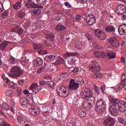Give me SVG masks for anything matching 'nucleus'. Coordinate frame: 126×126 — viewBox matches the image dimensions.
I'll return each mask as SVG.
<instances>
[{
    "label": "nucleus",
    "mask_w": 126,
    "mask_h": 126,
    "mask_svg": "<svg viewBox=\"0 0 126 126\" xmlns=\"http://www.w3.org/2000/svg\"><path fill=\"white\" fill-rule=\"evenodd\" d=\"M108 99L112 104H114L113 105H111L109 108L110 114H111L112 116H118L119 111L117 109V105H117V103H118L119 99L116 98V97L112 95H110L108 97Z\"/></svg>",
    "instance_id": "f257e3e1"
},
{
    "label": "nucleus",
    "mask_w": 126,
    "mask_h": 126,
    "mask_svg": "<svg viewBox=\"0 0 126 126\" xmlns=\"http://www.w3.org/2000/svg\"><path fill=\"white\" fill-rule=\"evenodd\" d=\"M91 90L90 89L86 88L84 92H81V95L82 98H84L85 100L83 102V108L85 109H90V106H91V102L86 101V100H89V95L91 93Z\"/></svg>",
    "instance_id": "f03ea898"
},
{
    "label": "nucleus",
    "mask_w": 126,
    "mask_h": 126,
    "mask_svg": "<svg viewBox=\"0 0 126 126\" xmlns=\"http://www.w3.org/2000/svg\"><path fill=\"white\" fill-rule=\"evenodd\" d=\"M10 72L11 73L8 74L9 77H11V78H17L22 74L23 71L21 69V67L14 65L10 69Z\"/></svg>",
    "instance_id": "7ed1b4c3"
},
{
    "label": "nucleus",
    "mask_w": 126,
    "mask_h": 126,
    "mask_svg": "<svg viewBox=\"0 0 126 126\" xmlns=\"http://www.w3.org/2000/svg\"><path fill=\"white\" fill-rule=\"evenodd\" d=\"M21 109L22 110H27L29 105L32 106L33 105V99H27L26 97H22L20 99Z\"/></svg>",
    "instance_id": "20e7f679"
},
{
    "label": "nucleus",
    "mask_w": 126,
    "mask_h": 126,
    "mask_svg": "<svg viewBox=\"0 0 126 126\" xmlns=\"http://www.w3.org/2000/svg\"><path fill=\"white\" fill-rule=\"evenodd\" d=\"M106 109V102L102 99H99L96 101L95 105V110L103 112Z\"/></svg>",
    "instance_id": "39448f33"
},
{
    "label": "nucleus",
    "mask_w": 126,
    "mask_h": 126,
    "mask_svg": "<svg viewBox=\"0 0 126 126\" xmlns=\"http://www.w3.org/2000/svg\"><path fill=\"white\" fill-rule=\"evenodd\" d=\"M34 50H38V52L39 55H47L48 52L45 50H43L44 46L42 44H37L35 43L33 45Z\"/></svg>",
    "instance_id": "423d86ee"
},
{
    "label": "nucleus",
    "mask_w": 126,
    "mask_h": 126,
    "mask_svg": "<svg viewBox=\"0 0 126 126\" xmlns=\"http://www.w3.org/2000/svg\"><path fill=\"white\" fill-rule=\"evenodd\" d=\"M86 17V21L89 25L92 26V25H94L96 23V19L94 15L87 13Z\"/></svg>",
    "instance_id": "0eeeda50"
},
{
    "label": "nucleus",
    "mask_w": 126,
    "mask_h": 126,
    "mask_svg": "<svg viewBox=\"0 0 126 126\" xmlns=\"http://www.w3.org/2000/svg\"><path fill=\"white\" fill-rule=\"evenodd\" d=\"M89 67L92 71H100V65L99 63L93 61L89 65Z\"/></svg>",
    "instance_id": "6e6552de"
},
{
    "label": "nucleus",
    "mask_w": 126,
    "mask_h": 126,
    "mask_svg": "<svg viewBox=\"0 0 126 126\" xmlns=\"http://www.w3.org/2000/svg\"><path fill=\"white\" fill-rule=\"evenodd\" d=\"M94 33L95 34L96 36L100 39V40H106L107 38L106 37V33H105L101 30H94Z\"/></svg>",
    "instance_id": "1a4fd4ad"
},
{
    "label": "nucleus",
    "mask_w": 126,
    "mask_h": 126,
    "mask_svg": "<svg viewBox=\"0 0 126 126\" xmlns=\"http://www.w3.org/2000/svg\"><path fill=\"white\" fill-rule=\"evenodd\" d=\"M79 88V84L75 82L74 79H71L69 84V89L73 91H76Z\"/></svg>",
    "instance_id": "9d476101"
},
{
    "label": "nucleus",
    "mask_w": 126,
    "mask_h": 126,
    "mask_svg": "<svg viewBox=\"0 0 126 126\" xmlns=\"http://www.w3.org/2000/svg\"><path fill=\"white\" fill-rule=\"evenodd\" d=\"M119 111L122 113H125L126 111V102L120 100L117 103Z\"/></svg>",
    "instance_id": "9b49d317"
},
{
    "label": "nucleus",
    "mask_w": 126,
    "mask_h": 126,
    "mask_svg": "<svg viewBox=\"0 0 126 126\" xmlns=\"http://www.w3.org/2000/svg\"><path fill=\"white\" fill-rule=\"evenodd\" d=\"M57 94L59 96L63 97V98H66L69 95L68 93L66 92V89L64 87H61L60 91L57 92Z\"/></svg>",
    "instance_id": "f8f14e48"
},
{
    "label": "nucleus",
    "mask_w": 126,
    "mask_h": 126,
    "mask_svg": "<svg viewBox=\"0 0 126 126\" xmlns=\"http://www.w3.org/2000/svg\"><path fill=\"white\" fill-rule=\"evenodd\" d=\"M109 43H110L111 46L114 48H117L120 46V42L117 39L116 37H111L108 40Z\"/></svg>",
    "instance_id": "ddd939ff"
},
{
    "label": "nucleus",
    "mask_w": 126,
    "mask_h": 126,
    "mask_svg": "<svg viewBox=\"0 0 126 126\" xmlns=\"http://www.w3.org/2000/svg\"><path fill=\"white\" fill-rule=\"evenodd\" d=\"M116 12L119 15L124 14L126 12V6L123 4L119 5L116 8Z\"/></svg>",
    "instance_id": "4468645a"
},
{
    "label": "nucleus",
    "mask_w": 126,
    "mask_h": 126,
    "mask_svg": "<svg viewBox=\"0 0 126 126\" xmlns=\"http://www.w3.org/2000/svg\"><path fill=\"white\" fill-rule=\"evenodd\" d=\"M40 112V108L38 107H32L29 109V113L32 116H38Z\"/></svg>",
    "instance_id": "2eb2a0df"
},
{
    "label": "nucleus",
    "mask_w": 126,
    "mask_h": 126,
    "mask_svg": "<svg viewBox=\"0 0 126 126\" xmlns=\"http://www.w3.org/2000/svg\"><path fill=\"white\" fill-rule=\"evenodd\" d=\"M115 122V119L110 117L104 121V125L105 126H114Z\"/></svg>",
    "instance_id": "dca6fc26"
},
{
    "label": "nucleus",
    "mask_w": 126,
    "mask_h": 126,
    "mask_svg": "<svg viewBox=\"0 0 126 126\" xmlns=\"http://www.w3.org/2000/svg\"><path fill=\"white\" fill-rule=\"evenodd\" d=\"M118 32L120 35L126 34V24H123L118 28Z\"/></svg>",
    "instance_id": "f3484780"
},
{
    "label": "nucleus",
    "mask_w": 126,
    "mask_h": 126,
    "mask_svg": "<svg viewBox=\"0 0 126 126\" xmlns=\"http://www.w3.org/2000/svg\"><path fill=\"white\" fill-rule=\"evenodd\" d=\"M121 80L122 81V84H121V88H124L125 90L126 91V73H124L122 77Z\"/></svg>",
    "instance_id": "a211bd4d"
},
{
    "label": "nucleus",
    "mask_w": 126,
    "mask_h": 126,
    "mask_svg": "<svg viewBox=\"0 0 126 126\" xmlns=\"http://www.w3.org/2000/svg\"><path fill=\"white\" fill-rule=\"evenodd\" d=\"M30 90H33L35 91V93H38L41 90V89L40 88V86H38V84L33 83L31 86Z\"/></svg>",
    "instance_id": "6ab92c4d"
},
{
    "label": "nucleus",
    "mask_w": 126,
    "mask_h": 126,
    "mask_svg": "<svg viewBox=\"0 0 126 126\" xmlns=\"http://www.w3.org/2000/svg\"><path fill=\"white\" fill-rule=\"evenodd\" d=\"M43 63V59L40 57H37L35 59L33 63L34 66H39V65H42Z\"/></svg>",
    "instance_id": "aec40b11"
},
{
    "label": "nucleus",
    "mask_w": 126,
    "mask_h": 126,
    "mask_svg": "<svg viewBox=\"0 0 126 126\" xmlns=\"http://www.w3.org/2000/svg\"><path fill=\"white\" fill-rule=\"evenodd\" d=\"M77 52H67L63 55V58L67 59L71 57H75V56H77Z\"/></svg>",
    "instance_id": "412c9836"
},
{
    "label": "nucleus",
    "mask_w": 126,
    "mask_h": 126,
    "mask_svg": "<svg viewBox=\"0 0 126 126\" xmlns=\"http://www.w3.org/2000/svg\"><path fill=\"white\" fill-rule=\"evenodd\" d=\"M56 55L51 54L49 56H46L45 58V61H47V62H54L56 59Z\"/></svg>",
    "instance_id": "4be33fe9"
},
{
    "label": "nucleus",
    "mask_w": 126,
    "mask_h": 126,
    "mask_svg": "<svg viewBox=\"0 0 126 126\" xmlns=\"http://www.w3.org/2000/svg\"><path fill=\"white\" fill-rule=\"evenodd\" d=\"M94 56L96 58H104L106 56V53L103 52H95Z\"/></svg>",
    "instance_id": "5701e85b"
},
{
    "label": "nucleus",
    "mask_w": 126,
    "mask_h": 126,
    "mask_svg": "<svg viewBox=\"0 0 126 126\" xmlns=\"http://www.w3.org/2000/svg\"><path fill=\"white\" fill-rule=\"evenodd\" d=\"M7 45H8V41H3L0 44V50L1 51H4L5 50V48L7 47Z\"/></svg>",
    "instance_id": "b1692460"
},
{
    "label": "nucleus",
    "mask_w": 126,
    "mask_h": 126,
    "mask_svg": "<svg viewBox=\"0 0 126 126\" xmlns=\"http://www.w3.org/2000/svg\"><path fill=\"white\" fill-rule=\"evenodd\" d=\"M56 30H58V31H62H62H65V30H66V28H65L63 25L59 24L56 27Z\"/></svg>",
    "instance_id": "393cba45"
},
{
    "label": "nucleus",
    "mask_w": 126,
    "mask_h": 126,
    "mask_svg": "<svg viewBox=\"0 0 126 126\" xmlns=\"http://www.w3.org/2000/svg\"><path fill=\"white\" fill-rule=\"evenodd\" d=\"M105 31L110 33L115 32V28L113 26H107L105 27Z\"/></svg>",
    "instance_id": "a878e982"
},
{
    "label": "nucleus",
    "mask_w": 126,
    "mask_h": 126,
    "mask_svg": "<svg viewBox=\"0 0 126 126\" xmlns=\"http://www.w3.org/2000/svg\"><path fill=\"white\" fill-rule=\"evenodd\" d=\"M55 37H56V36H55L53 33H47L45 35V38L50 40L51 42H53V41H54V38H55Z\"/></svg>",
    "instance_id": "bb28decb"
},
{
    "label": "nucleus",
    "mask_w": 126,
    "mask_h": 126,
    "mask_svg": "<svg viewBox=\"0 0 126 126\" xmlns=\"http://www.w3.org/2000/svg\"><path fill=\"white\" fill-rule=\"evenodd\" d=\"M9 62L10 63H12V64H15L17 63V59L11 55L9 58Z\"/></svg>",
    "instance_id": "cd10ccee"
},
{
    "label": "nucleus",
    "mask_w": 126,
    "mask_h": 126,
    "mask_svg": "<svg viewBox=\"0 0 126 126\" xmlns=\"http://www.w3.org/2000/svg\"><path fill=\"white\" fill-rule=\"evenodd\" d=\"M46 67H47V64L44 63V64L37 70V73H41V72H44L46 71Z\"/></svg>",
    "instance_id": "c85d7f7f"
},
{
    "label": "nucleus",
    "mask_w": 126,
    "mask_h": 126,
    "mask_svg": "<svg viewBox=\"0 0 126 126\" xmlns=\"http://www.w3.org/2000/svg\"><path fill=\"white\" fill-rule=\"evenodd\" d=\"M11 31L12 32H18L19 34H22V33H23V29H20L18 27L12 29Z\"/></svg>",
    "instance_id": "c756f323"
},
{
    "label": "nucleus",
    "mask_w": 126,
    "mask_h": 126,
    "mask_svg": "<svg viewBox=\"0 0 126 126\" xmlns=\"http://www.w3.org/2000/svg\"><path fill=\"white\" fill-rule=\"evenodd\" d=\"M107 56L109 57V59H114L116 58V53L113 52L108 51L107 52Z\"/></svg>",
    "instance_id": "7c9ffc66"
},
{
    "label": "nucleus",
    "mask_w": 126,
    "mask_h": 126,
    "mask_svg": "<svg viewBox=\"0 0 126 126\" xmlns=\"http://www.w3.org/2000/svg\"><path fill=\"white\" fill-rule=\"evenodd\" d=\"M89 101H93L94 102L95 101V97L93 96V92H91L90 95H89V100H86V102H90Z\"/></svg>",
    "instance_id": "2f4dec72"
},
{
    "label": "nucleus",
    "mask_w": 126,
    "mask_h": 126,
    "mask_svg": "<svg viewBox=\"0 0 126 126\" xmlns=\"http://www.w3.org/2000/svg\"><path fill=\"white\" fill-rule=\"evenodd\" d=\"M28 63V59L26 58V57H23L21 59V63L22 65H25V64H27Z\"/></svg>",
    "instance_id": "473e14b6"
},
{
    "label": "nucleus",
    "mask_w": 126,
    "mask_h": 126,
    "mask_svg": "<svg viewBox=\"0 0 126 126\" xmlns=\"http://www.w3.org/2000/svg\"><path fill=\"white\" fill-rule=\"evenodd\" d=\"M22 89L20 88H18L17 89V91H16V96H18V97H20V96H21V94H22Z\"/></svg>",
    "instance_id": "72a5a7b5"
},
{
    "label": "nucleus",
    "mask_w": 126,
    "mask_h": 126,
    "mask_svg": "<svg viewBox=\"0 0 126 126\" xmlns=\"http://www.w3.org/2000/svg\"><path fill=\"white\" fill-rule=\"evenodd\" d=\"M76 81H77V82H78L79 84H83L84 83V81L83 80V79L81 77H76Z\"/></svg>",
    "instance_id": "f704fd0d"
},
{
    "label": "nucleus",
    "mask_w": 126,
    "mask_h": 126,
    "mask_svg": "<svg viewBox=\"0 0 126 126\" xmlns=\"http://www.w3.org/2000/svg\"><path fill=\"white\" fill-rule=\"evenodd\" d=\"M69 75L68 73L65 72V73H62L60 75V77L61 78H62L63 80H65L66 78H67L68 77Z\"/></svg>",
    "instance_id": "c9c22d12"
},
{
    "label": "nucleus",
    "mask_w": 126,
    "mask_h": 126,
    "mask_svg": "<svg viewBox=\"0 0 126 126\" xmlns=\"http://www.w3.org/2000/svg\"><path fill=\"white\" fill-rule=\"evenodd\" d=\"M64 63V59L62 57H60L56 61V64H62Z\"/></svg>",
    "instance_id": "e433bc0d"
},
{
    "label": "nucleus",
    "mask_w": 126,
    "mask_h": 126,
    "mask_svg": "<svg viewBox=\"0 0 126 126\" xmlns=\"http://www.w3.org/2000/svg\"><path fill=\"white\" fill-rule=\"evenodd\" d=\"M47 0H36V2L39 5H45Z\"/></svg>",
    "instance_id": "4c0bfd02"
},
{
    "label": "nucleus",
    "mask_w": 126,
    "mask_h": 126,
    "mask_svg": "<svg viewBox=\"0 0 126 126\" xmlns=\"http://www.w3.org/2000/svg\"><path fill=\"white\" fill-rule=\"evenodd\" d=\"M21 7V2L18 1L13 5L14 9H19Z\"/></svg>",
    "instance_id": "58836bf2"
},
{
    "label": "nucleus",
    "mask_w": 126,
    "mask_h": 126,
    "mask_svg": "<svg viewBox=\"0 0 126 126\" xmlns=\"http://www.w3.org/2000/svg\"><path fill=\"white\" fill-rule=\"evenodd\" d=\"M5 94L6 95L8 96V97H12V96H13V91L10 90L6 91Z\"/></svg>",
    "instance_id": "ea45409f"
},
{
    "label": "nucleus",
    "mask_w": 126,
    "mask_h": 126,
    "mask_svg": "<svg viewBox=\"0 0 126 126\" xmlns=\"http://www.w3.org/2000/svg\"><path fill=\"white\" fill-rule=\"evenodd\" d=\"M17 121L20 124H22L24 121V117L22 115H19L18 116Z\"/></svg>",
    "instance_id": "a19ab883"
},
{
    "label": "nucleus",
    "mask_w": 126,
    "mask_h": 126,
    "mask_svg": "<svg viewBox=\"0 0 126 126\" xmlns=\"http://www.w3.org/2000/svg\"><path fill=\"white\" fill-rule=\"evenodd\" d=\"M47 84L49 87L51 88H54V86H55V82L52 81H49L47 82Z\"/></svg>",
    "instance_id": "79ce46f5"
},
{
    "label": "nucleus",
    "mask_w": 126,
    "mask_h": 126,
    "mask_svg": "<svg viewBox=\"0 0 126 126\" xmlns=\"http://www.w3.org/2000/svg\"><path fill=\"white\" fill-rule=\"evenodd\" d=\"M36 26L37 27H43V26H45L44 23H43V21H40L37 22L36 23Z\"/></svg>",
    "instance_id": "37998d69"
},
{
    "label": "nucleus",
    "mask_w": 126,
    "mask_h": 126,
    "mask_svg": "<svg viewBox=\"0 0 126 126\" xmlns=\"http://www.w3.org/2000/svg\"><path fill=\"white\" fill-rule=\"evenodd\" d=\"M2 109H4V110H8V104L6 102H4L2 104Z\"/></svg>",
    "instance_id": "c03bdc74"
},
{
    "label": "nucleus",
    "mask_w": 126,
    "mask_h": 126,
    "mask_svg": "<svg viewBox=\"0 0 126 126\" xmlns=\"http://www.w3.org/2000/svg\"><path fill=\"white\" fill-rule=\"evenodd\" d=\"M9 85L12 88V89H15V87H16V84L13 82H10Z\"/></svg>",
    "instance_id": "a18cd8bd"
},
{
    "label": "nucleus",
    "mask_w": 126,
    "mask_h": 126,
    "mask_svg": "<svg viewBox=\"0 0 126 126\" xmlns=\"http://www.w3.org/2000/svg\"><path fill=\"white\" fill-rule=\"evenodd\" d=\"M118 121L120 124H125V120L124 119V117L122 116L118 117Z\"/></svg>",
    "instance_id": "49530a36"
},
{
    "label": "nucleus",
    "mask_w": 126,
    "mask_h": 126,
    "mask_svg": "<svg viewBox=\"0 0 126 126\" xmlns=\"http://www.w3.org/2000/svg\"><path fill=\"white\" fill-rule=\"evenodd\" d=\"M39 83L40 86H44V85H46V84H47V82H46V81L44 80H41L39 81Z\"/></svg>",
    "instance_id": "de8ad7c7"
},
{
    "label": "nucleus",
    "mask_w": 126,
    "mask_h": 126,
    "mask_svg": "<svg viewBox=\"0 0 126 126\" xmlns=\"http://www.w3.org/2000/svg\"><path fill=\"white\" fill-rule=\"evenodd\" d=\"M0 126H10V124L6 123L5 121L0 123Z\"/></svg>",
    "instance_id": "09e8293b"
},
{
    "label": "nucleus",
    "mask_w": 126,
    "mask_h": 126,
    "mask_svg": "<svg viewBox=\"0 0 126 126\" xmlns=\"http://www.w3.org/2000/svg\"><path fill=\"white\" fill-rule=\"evenodd\" d=\"M49 68L50 69V70H54V69L56 68V65L53 63L50 64Z\"/></svg>",
    "instance_id": "8fccbe9b"
},
{
    "label": "nucleus",
    "mask_w": 126,
    "mask_h": 126,
    "mask_svg": "<svg viewBox=\"0 0 126 126\" xmlns=\"http://www.w3.org/2000/svg\"><path fill=\"white\" fill-rule=\"evenodd\" d=\"M94 91L96 93H97V94L100 93L101 90L100 89V88H99V87H98L96 86H94Z\"/></svg>",
    "instance_id": "3c124183"
},
{
    "label": "nucleus",
    "mask_w": 126,
    "mask_h": 126,
    "mask_svg": "<svg viewBox=\"0 0 126 126\" xmlns=\"http://www.w3.org/2000/svg\"><path fill=\"white\" fill-rule=\"evenodd\" d=\"M24 16H25V14L24 13V12L20 11L19 13V17L20 18H23Z\"/></svg>",
    "instance_id": "603ef678"
},
{
    "label": "nucleus",
    "mask_w": 126,
    "mask_h": 126,
    "mask_svg": "<svg viewBox=\"0 0 126 126\" xmlns=\"http://www.w3.org/2000/svg\"><path fill=\"white\" fill-rule=\"evenodd\" d=\"M26 7H27V8H32V3L27 2L26 4Z\"/></svg>",
    "instance_id": "864d4df0"
},
{
    "label": "nucleus",
    "mask_w": 126,
    "mask_h": 126,
    "mask_svg": "<svg viewBox=\"0 0 126 126\" xmlns=\"http://www.w3.org/2000/svg\"><path fill=\"white\" fill-rule=\"evenodd\" d=\"M121 90H120V88L118 87H115L114 88V91L115 93H118V92H120Z\"/></svg>",
    "instance_id": "5fc2aeb1"
},
{
    "label": "nucleus",
    "mask_w": 126,
    "mask_h": 126,
    "mask_svg": "<svg viewBox=\"0 0 126 126\" xmlns=\"http://www.w3.org/2000/svg\"><path fill=\"white\" fill-rule=\"evenodd\" d=\"M4 10V8H3V4H2V3L0 1V12H2V11H3Z\"/></svg>",
    "instance_id": "6e6d98bb"
},
{
    "label": "nucleus",
    "mask_w": 126,
    "mask_h": 126,
    "mask_svg": "<svg viewBox=\"0 0 126 126\" xmlns=\"http://www.w3.org/2000/svg\"><path fill=\"white\" fill-rule=\"evenodd\" d=\"M33 13L36 15L40 14V13H41V10L39 9L34 10L33 11Z\"/></svg>",
    "instance_id": "4d7b16f0"
},
{
    "label": "nucleus",
    "mask_w": 126,
    "mask_h": 126,
    "mask_svg": "<svg viewBox=\"0 0 126 126\" xmlns=\"http://www.w3.org/2000/svg\"><path fill=\"white\" fill-rule=\"evenodd\" d=\"M95 77L96 78H101L102 77V74L97 72L95 73Z\"/></svg>",
    "instance_id": "13d9d810"
},
{
    "label": "nucleus",
    "mask_w": 126,
    "mask_h": 126,
    "mask_svg": "<svg viewBox=\"0 0 126 126\" xmlns=\"http://www.w3.org/2000/svg\"><path fill=\"white\" fill-rule=\"evenodd\" d=\"M79 115L80 117H85V116H86V113H85L84 111L79 112Z\"/></svg>",
    "instance_id": "bf43d9fd"
},
{
    "label": "nucleus",
    "mask_w": 126,
    "mask_h": 126,
    "mask_svg": "<svg viewBox=\"0 0 126 126\" xmlns=\"http://www.w3.org/2000/svg\"><path fill=\"white\" fill-rule=\"evenodd\" d=\"M2 77L4 80H6V83H8L10 80L8 78L5 77L4 75H2Z\"/></svg>",
    "instance_id": "052dcab7"
},
{
    "label": "nucleus",
    "mask_w": 126,
    "mask_h": 126,
    "mask_svg": "<svg viewBox=\"0 0 126 126\" xmlns=\"http://www.w3.org/2000/svg\"><path fill=\"white\" fill-rule=\"evenodd\" d=\"M43 78L44 79H46L47 80H50L52 79V76L47 75L46 76H45Z\"/></svg>",
    "instance_id": "680f3d73"
},
{
    "label": "nucleus",
    "mask_w": 126,
    "mask_h": 126,
    "mask_svg": "<svg viewBox=\"0 0 126 126\" xmlns=\"http://www.w3.org/2000/svg\"><path fill=\"white\" fill-rule=\"evenodd\" d=\"M82 46L81 45L77 44L75 46V48L77 50V51H79V50H81V47Z\"/></svg>",
    "instance_id": "e2e57ef3"
},
{
    "label": "nucleus",
    "mask_w": 126,
    "mask_h": 126,
    "mask_svg": "<svg viewBox=\"0 0 126 126\" xmlns=\"http://www.w3.org/2000/svg\"><path fill=\"white\" fill-rule=\"evenodd\" d=\"M8 13V12H7V11H4L2 14V16L3 17H6L7 16Z\"/></svg>",
    "instance_id": "0e129e2a"
},
{
    "label": "nucleus",
    "mask_w": 126,
    "mask_h": 126,
    "mask_svg": "<svg viewBox=\"0 0 126 126\" xmlns=\"http://www.w3.org/2000/svg\"><path fill=\"white\" fill-rule=\"evenodd\" d=\"M37 6L38 4H37V3H32V8H37Z\"/></svg>",
    "instance_id": "69168bd1"
},
{
    "label": "nucleus",
    "mask_w": 126,
    "mask_h": 126,
    "mask_svg": "<svg viewBox=\"0 0 126 126\" xmlns=\"http://www.w3.org/2000/svg\"><path fill=\"white\" fill-rule=\"evenodd\" d=\"M65 6L68 7V8H71V5H70V4H69V3H68V2H65Z\"/></svg>",
    "instance_id": "338daca9"
},
{
    "label": "nucleus",
    "mask_w": 126,
    "mask_h": 126,
    "mask_svg": "<svg viewBox=\"0 0 126 126\" xmlns=\"http://www.w3.org/2000/svg\"><path fill=\"white\" fill-rule=\"evenodd\" d=\"M76 19L77 21H80L81 20V16L79 15H77L76 16Z\"/></svg>",
    "instance_id": "774afa93"
}]
</instances>
